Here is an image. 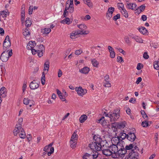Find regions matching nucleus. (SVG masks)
<instances>
[{"mask_svg":"<svg viewBox=\"0 0 159 159\" xmlns=\"http://www.w3.org/2000/svg\"><path fill=\"white\" fill-rule=\"evenodd\" d=\"M115 8L113 7H110L108 9L107 13L106 16L107 18L110 19L112 16V14L114 11Z\"/></svg>","mask_w":159,"mask_h":159,"instance_id":"nucleus-12","label":"nucleus"},{"mask_svg":"<svg viewBox=\"0 0 159 159\" xmlns=\"http://www.w3.org/2000/svg\"><path fill=\"white\" fill-rule=\"evenodd\" d=\"M84 2L87 4L89 7H92V3L90 2V0H84Z\"/></svg>","mask_w":159,"mask_h":159,"instance_id":"nucleus-52","label":"nucleus"},{"mask_svg":"<svg viewBox=\"0 0 159 159\" xmlns=\"http://www.w3.org/2000/svg\"><path fill=\"white\" fill-rule=\"evenodd\" d=\"M134 39L137 42L141 43H143L142 39L138 36H136Z\"/></svg>","mask_w":159,"mask_h":159,"instance_id":"nucleus-47","label":"nucleus"},{"mask_svg":"<svg viewBox=\"0 0 159 159\" xmlns=\"http://www.w3.org/2000/svg\"><path fill=\"white\" fill-rule=\"evenodd\" d=\"M154 68L156 70H159V61H156L154 62L153 64Z\"/></svg>","mask_w":159,"mask_h":159,"instance_id":"nucleus-43","label":"nucleus"},{"mask_svg":"<svg viewBox=\"0 0 159 159\" xmlns=\"http://www.w3.org/2000/svg\"><path fill=\"white\" fill-rule=\"evenodd\" d=\"M98 122L101 124L104 127H105L107 125V123L104 116H102L100 119L98 120Z\"/></svg>","mask_w":159,"mask_h":159,"instance_id":"nucleus-22","label":"nucleus"},{"mask_svg":"<svg viewBox=\"0 0 159 159\" xmlns=\"http://www.w3.org/2000/svg\"><path fill=\"white\" fill-rule=\"evenodd\" d=\"M123 61V58L119 56L117 57V61L119 62H121Z\"/></svg>","mask_w":159,"mask_h":159,"instance_id":"nucleus-64","label":"nucleus"},{"mask_svg":"<svg viewBox=\"0 0 159 159\" xmlns=\"http://www.w3.org/2000/svg\"><path fill=\"white\" fill-rule=\"evenodd\" d=\"M120 18V15L119 14H118L113 17V19L115 21L117 19Z\"/></svg>","mask_w":159,"mask_h":159,"instance_id":"nucleus-53","label":"nucleus"},{"mask_svg":"<svg viewBox=\"0 0 159 159\" xmlns=\"http://www.w3.org/2000/svg\"><path fill=\"white\" fill-rule=\"evenodd\" d=\"M120 139L118 137H115V138H113L111 140V142L112 144H116L117 145L119 143Z\"/></svg>","mask_w":159,"mask_h":159,"instance_id":"nucleus-32","label":"nucleus"},{"mask_svg":"<svg viewBox=\"0 0 159 159\" xmlns=\"http://www.w3.org/2000/svg\"><path fill=\"white\" fill-rule=\"evenodd\" d=\"M94 152H93V153H92V158L93 159H96L97 158L98 156V152L94 150Z\"/></svg>","mask_w":159,"mask_h":159,"instance_id":"nucleus-40","label":"nucleus"},{"mask_svg":"<svg viewBox=\"0 0 159 159\" xmlns=\"http://www.w3.org/2000/svg\"><path fill=\"white\" fill-rule=\"evenodd\" d=\"M90 70L89 68L87 67H84L80 70V72L84 74H87Z\"/></svg>","mask_w":159,"mask_h":159,"instance_id":"nucleus-25","label":"nucleus"},{"mask_svg":"<svg viewBox=\"0 0 159 159\" xmlns=\"http://www.w3.org/2000/svg\"><path fill=\"white\" fill-rule=\"evenodd\" d=\"M68 8H67V7H66L63 15L64 17H66L67 16L66 14L68 13V11H67V10H68Z\"/></svg>","mask_w":159,"mask_h":159,"instance_id":"nucleus-58","label":"nucleus"},{"mask_svg":"<svg viewBox=\"0 0 159 159\" xmlns=\"http://www.w3.org/2000/svg\"><path fill=\"white\" fill-rule=\"evenodd\" d=\"M78 27L80 29L78 30L81 33V34H87L89 33V30H85L86 28V26L84 24H81L78 25Z\"/></svg>","mask_w":159,"mask_h":159,"instance_id":"nucleus-6","label":"nucleus"},{"mask_svg":"<svg viewBox=\"0 0 159 159\" xmlns=\"http://www.w3.org/2000/svg\"><path fill=\"white\" fill-rule=\"evenodd\" d=\"M108 49L110 53V57L111 58H114L115 57V53L113 48L111 46H108Z\"/></svg>","mask_w":159,"mask_h":159,"instance_id":"nucleus-21","label":"nucleus"},{"mask_svg":"<svg viewBox=\"0 0 159 159\" xmlns=\"http://www.w3.org/2000/svg\"><path fill=\"white\" fill-rule=\"evenodd\" d=\"M121 12L123 16L126 18H128L129 15L128 12L125 9H122L121 11Z\"/></svg>","mask_w":159,"mask_h":159,"instance_id":"nucleus-37","label":"nucleus"},{"mask_svg":"<svg viewBox=\"0 0 159 159\" xmlns=\"http://www.w3.org/2000/svg\"><path fill=\"white\" fill-rule=\"evenodd\" d=\"M11 43L10 41L6 42L4 41L3 43V48L4 49H7L11 46Z\"/></svg>","mask_w":159,"mask_h":159,"instance_id":"nucleus-27","label":"nucleus"},{"mask_svg":"<svg viewBox=\"0 0 159 159\" xmlns=\"http://www.w3.org/2000/svg\"><path fill=\"white\" fill-rule=\"evenodd\" d=\"M120 112V110L117 109L114 110L113 112H110L108 114L104 112L103 115L108 117L111 121L112 122L116 120L119 118Z\"/></svg>","mask_w":159,"mask_h":159,"instance_id":"nucleus-2","label":"nucleus"},{"mask_svg":"<svg viewBox=\"0 0 159 159\" xmlns=\"http://www.w3.org/2000/svg\"><path fill=\"white\" fill-rule=\"evenodd\" d=\"M102 150V154L107 156H111L112 157V152H111L109 148L108 149L104 148Z\"/></svg>","mask_w":159,"mask_h":159,"instance_id":"nucleus-17","label":"nucleus"},{"mask_svg":"<svg viewBox=\"0 0 159 159\" xmlns=\"http://www.w3.org/2000/svg\"><path fill=\"white\" fill-rule=\"evenodd\" d=\"M76 141L72 142L70 141V146L72 148H74L76 147Z\"/></svg>","mask_w":159,"mask_h":159,"instance_id":"nucleus-51","label":"nucleus"},{"mask_svg":"<svg viewBox=\"0 0 159 159\" xmlns=\"http://www.w3.org/2000/svg\"><path fill=\"white\" fill-rule=\"evenodd\" d=\"M57 93L60 99L62 101H64L66 100L65 97H64L62 95V93L58 89H57Z\"/></svg>","mask_w":159,"mask_h":159,"instance_id":"nucleus-28","label":"nucleus"},{"mask_svg":"<svg viewBox=\"0 0 159 159\" xmlns=\"http://www.w3.org/2000/svg\"><path fill=\"white\" fill-rule=\"evenodd\" d=\"M33 6H30L29 9V15H31L32 14L33 10Z\"/></svg>","mask_w":159,"mask_h":159,"instance_id":"nucleus-56","label":"nucleus"},{"mask_svg":"<svg viewBox=\"0 0 159 159\" xmlns=\"http://www.w3.org/2000/svg\"><path fill=\"white\" fill-rule=\"evenodd\" d=\"M93 142L91 144H89V147L93 150V151L95 150L97 151H99L101 150L100 147H99V144L102 139L100 137H98L96 135L93 136Z\"/></svg>","mask_w":159,"mask_h":159,"instance_id":"nucleus-1","label":"nucleus"},{"mask_svg":"<svg viewBox=\"0 0 159 159\" xmlns=\"http://www.w3.org/2000/svg\"><path fill=\"white\" fill-rule=\"evenodd\" d=\"M29 29H28L27 28L25 29L24 31L23 32V34L24 35L26 36H28L30 34V32L29 30Z\"/></svg>","mask_w":159,"mask_h":159,"instance_id":"nucleus-41","label":"nucleus"},{"mask_svg":"<svg viewBox=\"0 0 159 159\" xmlns=\"http://www.w3.org/2000/svg\"><path fill=\"white\" fill-rule=\"evenodd\" d=\"M13 133L15 136L19 134L20 137L22 139H24L25 137V133L22 128L20 129H15L14 130Z\"/></svg>","mask_w":159,"mask_h":159,"instance_id":"nucleus-5","label":"nucleus"},{"mask_svg":"<svg viewBox=\"0 0 159 159\" xmlns=\"http://www.w3.org/2000/svg\"><path fill=\"white\" fill-rule=\"evenodd\" d=\"M141 113L143 116V118L144 119H145L146 118H147V120H148V119L149 118H148V116L145 113V112L144 110H141Z\"/></svg>","mask_w":159,"mask_h":159,"instance_id":"nucleus-46","label":"nucleus"},{"mask_svg":"<svg viewBox=\"0 0 159 159\" xmlns=\"http://www.w3.org/2000/svg\"><path fill=\"white\" fill-rule=\"evenodd\" d=\"M6 89L4 87H2L0 89V97L1 99V97L3 98H5L6 96Z\"/></svg>","mask_w":159,"mask_h":159,"instance_id":"nucleus-19","label":"nucleus"},{"mask_svg":"<svg viewBox=\"0 0 159 159\" xmlns=\"http://www.w3.org/2000/svg\"><path fill=\"white\" fill-rule=\"evenodd\" d=\"M124 131H123L122 132H121L120 133L119 136L117 137L118 138L122 140L125 139L126 138H127V134L124 133Z\"/></svg>","mask_w":159,"mask_h":159,"instance_id":"nucleus-26","label":"nucleus"},{"mask_svg":"<svg viewBox=\"0 0 159 159\" xmlns=\"http://www.w3.org/2000/svg\"><path fill=\"white\" fill-rule=\"evenodd\" d=\"M71 22L70 21V20L69 18L68 17L66 18L65 19H64L61 21V23H66L67 25H69L71 23Z\"/></svg>","mask_w":159,"mask_h":159,"instance_id":"nucleus-34","label":"nucleus"},{"mask_svg":"<svg viewBox=\"0 0 159 159\" xmlns=\"http://www.w3.org/2000/svg\"><path fill=\"white\" fill-rule=\"evenodd\" d=\"M134 145L133 144H130L129 145H126L125 148H123V150H122V155L126 154L127 150H130L133 148Z\"/></svg>","mask_w":159,"mask_h":159,"instance_id":"nucleus-11","label":"nucleus"},{"mask_svg":"<svg viewBox=\"0 0 159 159\" xmlns=\"http://www.w3.org/2000/svg\"><path fill=\"white\" fill-rule=\"evenodd\" d=\"M32 24L31 21L30 20L29 18H26V20L25 21V25L27 27H30Z\"/></svg>","mask_w":159,"mask_h":159,"instance_id":"nucleus-36","label":"nucleus"},{"mask_svg":"<svg viewBox=\"0 0 159 159\" xmlns=\"http://www.w3.org/2000/svg\"><path fill=\"white\" fill-rule=\"evenodd\" d=\"M82 52V51L81 50H77L75 52V54L77 55H79L81 54Z\"/></svg>","mask_w":159,"mask_h":159,"instance_id":"nucleus-61","label":"nucleus"},{"mask_svg":"<svg viewBox=\"0 0 159 159\" xmlns=\"http://www.w3.org/2000/svg\"><path fill=\"white\" fill-rule=\"evenodd\" d=\"M117 50L119 51V52L122 53L123 55H125V52L121 48H116Z\"/></svg>","mask_w":159,"mask_h":159,"instance_id":"nucleus-63","label":"nucleus"},{"mask_svg":"<svg viewBox=\"0 0 159 159\" xmlns=\"http://www.w3.org/2000/svg\"><path fill=\"white\" fill-rule=\"evenodd\" d=\"M118 7L119 9L120 8L121 9V10H122L123 9H125L124 8V5L122 3H118Z\"/></svg>","mask_w":159,"mask_h":159,"instance_id":"nucleus-54","label":"nucleus"},{"mask_svg":"<svg viewBox=\"0 0 159 159\" xmlns=\"http://www.w3.org/2000/svg\"><path fill=\"white\" fill-rule=\"evenodd\" d=\"M124 40L126 43L128 44H130L131 42L129 39V37L128 36H125L124 37Z\"/></svg>","mask_w":159,"mask_h":159,"instance_id":"nucleus-45","label":"nucleus"},{"mask_svg":"<svg viewBox=\"0 0 159 159\" xmlns=\"http://www.w3.org/2000/svg\"><path fill=\"white\" fill-rule=\"evenodd\" d=\"M142 125L143 127H146L148 126V122L146 120H144L142 123Z\"/></svg>","mask_w":159,"mask_h":159,"instance_id":"nucleus-50","label":"nucleus"},{"mask_svg":"<svg viewBox=\"0 0 159 159\" xmlns=\"http://www.w3.org/2000/svg\"><path fill=\"white\" fill-rule=\"evenodd\" d=\"M5 51L3 52L0 57L1 60L3 62H6L8 60L9 57H10L12 55V50Z\"/></svg>","mask_w":159,"mask_h":159,"instance_id":"nucleus-4","label":"nucleus"},{"mask_svg":"<svg viewBox=\"0 0 159 159\" xmlns=\"http://www.w3.org/2000/svg\"><path fill=\"white\" fill-rule=\"evenodd\" d=\"M36 43L34 41H30L27 44L26 48L29 50L33 49L36 45Z\"/></svg>","mask_w":159,"mask_h":159,"instance_id":"nucleus-18","label":"nucleus"},{"mask_svg":"<svg viewBox=\"0 0 159 159\" xmlns=\"http://www.w3.org/2000/svg\"><path fill=\"white\" fill-rule=\"evenodd\" d=\"M136 4L135 3H129L127 4V7L129 9L134 10L136 9Z\"/></svg>","mask_w":159,"mask_h":159,"instance_id":"nucleus-23","label":"nucleus"},{"mask_svg":"<svg viewBox=\"0 0 159 159\" xmlns=\"http://www.w3.org/2000/svg\"><path fill=\"white\" fill-rule=\"evenodd\" d=\"M27 88L26 85V83H25V82H24V83L23 84V87H22V90L23 92H24L25 91L26 88Z\"/></svg>","mask_w":159,"mask_h":159,"instance_id":"nucleus-60","label":"nucleus"},{"mask_svg":"<svg viewBox=\"0 0 159 159\" xmlns=\"http://www.w3.org/2000/svg\"><path fill=\"white\" fill-rule=\"evenodd\" d=\"M23 103L25 105L29 104L30 107H31L34 104V101L32 100H31L28 98H25L23 100Z\"/></svg>","mask_w":159,"mask_h":159,"instance_id":"nucleus-16","label":"nucleus"},{"mask_svg":"<svg viewBox=\"0 0 159 159\" xmlns=\"http://www.w3.org/2000/svg\"><path fill=\"white\" fill-rule=\"evenodd\" d=\"M142 67H143V66L142 64L141 63H139L137 67V69L138 70H140L141 68Z\"/></svg>","mask_w":159,"mask_h":159,"instance_id":"nucleus-59","label":"nucleus"},{"mask_svg":"<svg viewBox=\"0 0 159 159\" xmlns=\"http://www.w3.org/2000/svg\"><path fill=\"white\" fill-rule=\"evenodd\" d=\"M139 31L143 34H147L148 31L146 29L145 27L142 26L139 29Z\"/></svg>","mask_w":159,"mask_h":159,"instance_id":"nucleus-33","label":"nucleus"},{"mask_svg":"<svg viewBox=\"0 0 159 159\" xmlns=\"http://www.w3.org/2000/svg\"><path fill=\"white\" fill-rule=\"evenodd\" d=\"M108 148H109L111 152H112V157L113 158H116L117 157V156H120L122 155V153H119V150L117 145L116 144H112L109 146Z\"/></svg>","mask_w":159,"mask_h":159,"instance_id":"nucleus-3","label":"nucleus"},{"mask_svg":"<svg viewBox=\"0 0 159 159\" xmlns=\"http://www.w3.org/2000/svg\"><path fill=\"white\" fill-rule=\"evenodd\" d=\"M69 6L68 7L67 5L66 4V7H67L68 8V10L69 12L70 13H72L74 11V8L73 6H71L70 5H68Z\"/></svg>","mask_w":159,"mask_h":159,"instance_id":"nucleus-39","label":"nucleus"},{"mask_svg":"<svg viewBox=\"0 0 159 159\" xmlns=\"http://www.w3.org/2000/svg\"><path fill=\"white\" fill-rule=\"evenodd\" d=\"M125 144L124 141H122L121 139H120L119 143L118 144H117V146L118 148V149L119 150V153H122V151L123 150V148H124V145Z\"/></svg>","mask_w":159,"mask_h":159,"instance_id":"nucleus-14","label":"nucleus"},{"mask_svg":"<svg viewBox=\"0 0 159 159\" xmlns=\"http://www.w3.org/2000/svg\"><path fill=\"white\" fill-rule=\"evenodd\" d=\"M91 62L94 66L96 67H98V62L95 59L92 60Z\"/></svg>","mask_w":159,"mask_h":159,"instance_id":"nucleus-44","label":"nucleus"},{"mask_svg":"<svg viewBox=\"0 0 159 159\" xmlns=\"http://www.w3.org/2000/svg\"><path fill=\"white\" fill-rule=\"evenodd\" d=\"M87 157H92V153L91 154H89L87 153H85L83 156V159H89L86 158Z\"/></svg>","mask_w":159,"mask_h":159,"instance_id":"nucleus-49","label":"nucleus"},{"mask_svg":"<svg viewBox=\"0 0 159 159\" xmlns=\"http://www.w3.org/2000/svg\"><path fill=\"white\" fill-rule=\"evenodd\" d=\"M41 82L43 85H44L45 82V77L44 72H42V77L41 78Z\"/></svg>","mask_w":159,"mask_h":159,"instance_id":"nucleus-38","label":"nucleus"},{"mask_svg":"<svg viewBox=\"0 0 159 159\" xmlns=\"http://www.w3.org/2000/svg\"><path fill=\"white\" fill-rule=\"evenodd\" d=\"M139 157V153L137 151H134L132 149L131 152L128 154V157L130 159H137Z\"/></svg>","mask_w":159,"mask_h":159,"instance_id":"nucleus-8","label":"nucleus"},{"mask_svg":"<svg viewBox=\"0 0 159 159\" xmlns=\"http://www.w3.org/2000/svg\"><path fill=\"white\" fill-rule=\"evenodd\" d=\"M23 121V119L22 118H19L18 121V123L16 126L15 129H20V128H22V124Z\"/></svg>","mask_w":159,"mask_h":159,"instance_id":"nucleus-24","label":"nucleus"},{"mask_svg":"<svg viewBox=\"0 0 159 159\" xmlns=\"http://www.w3.org/2000/svg\"><path fill=\"white\" fill-rule=\"evenodd\" d=\"M75 90L77 94L80 96H82L84 95L87 93V90L85 89H83L81 87H76Z\"/></svg>","mask_w":159,"mask_h":159,"instance_id":"nucleus-9","label":"nucleus"},{"mask_svg":"<svg viewBox=\"0 0 159 159\" xmlns=\"http://www.w3.org/2000/svg\"><path fill=\"white\" fill-rule=\"evenodd\" d=\"M49 66V62L48 60H47L44 63V70L46 71L47 70L48 72Z\"/></svg>","mask_w":159,"mask_h":159,"instance_id":"nucleus-31","label":"nucleus"},{"mask_svg":"<svg viewBox=\"0 0 159 159\" xmlns=\"http://www.w3.org/2000/svg\"><path fill=\"white\" fill-rule=\"evenodd\" d=\"M9 12L8 11H2V16L3 18L6 17L7 15H9Z\"/></svg>","mask_w":159,"mask_h":159,"instance_id":"nucleus-42","label":"nucleus"},{"mask_svg":"<svg viewBox=\"0 0 159 159\" xmlns=\"http://www.w3.org/2000/svg\"><path fill=\"white\" fill-rule=\"evenodd\" d=\"M103 84V86L105 87H109L111 86L109 81H104Z\"/></svg>","mask_w":159,"mask_h":159,"instance_id":"nucleus-48","label":"nucleus"},{"mask_svg":"<svg viewBox=\"0 0 159 159\" xmlns=\"http://www.w3.org/2000/svg\"><path fill=\"white\" fill-rule=\"evenodd\" d=\"M51 31V29L50 28H45L41 29V33L43 34H48Z\"/></svg>","mask_w":159,"mask_h":159,"instance_id":"nucleus-29","label":"nucleus"},{"mask_svg":"<svg viewBox=\"0 0 159 159\" xmlns=\"http://www.w3.org/2000/svg\"><path fill=\"white\" fill-rule=\"evenodd\" d=\"M136 138V136L134 133L130 132L127 134V139L130 141L133 142L134 141Z\"/></svg>","mask_w":159,"mask_h":159,"instance_id":"nucleus-10","label":"nucleus"},{"mask_svg":"<svg viewBox=\"0 0 159 159\" xmlns=\"http://www.w3.org/2000/svg\"><path fill=\"white\" fill-rule=\"evenodd\" d=\"M87 116L85 115H83L81 116L79 118V121L80 123H83L87 119Z\"/></svg>","mask_w":159,"mask_h":159,"instance_id":"nucleus-30","label":"nucleus"},{"mask_svg":"<svg viewBox=\"0 0 159 159\" xmlns=\"http://www.w3.org/2000/svg\"><path fill=\"white\" fill-rule=\"evenodd\" d=\"M143 57L145 59H148L149 58V56L147 52H145L143 54Z\"/></svg>","mask_w":159,"mask_h":159,"instance_id":"nucleus-62","label":"nucleus"},{"mask_svg":"<svg viewBox=\"0 0 159 159\" xmlns=\"http://www.w3.org/2000/svg\"><path fill=\"white\" fill-rule=\"evenodd\" d=\"M125 122H115L112 123V126L116 129H121L125 127Z\"/></svg>","mask_w":159,"mask_h":159,"instance_id":"nucleus-7","label":"nucleus"},{"mask_svg":"<svg viewBox=\"0 0 159 159\" xmlns=\"http://www.w3.org/2000/svg\"><path fill=\"white\" fill-rule=\"evenodd\" d=\"M145 8V6L144 5H142L138 7L142 12L144 11Z\"/></svg>","mask_w":159,"mask_h":159,"instance_id":"nucleus-55","label":"nucleus"},{"mask_svg":"<svg viewBox=\"0 0 159 159\" xmlns=\"http://www.w3.org/2000/svg\"><path fill=\"white\" fill-rule=\"evenodd\" d=\"M39 85L35 80L31 82L30 84V87L31 89H35L39 88Z\"/></svg>","mask_w":159,"mask_h":159,"instance_id":"nucleus-15","label":"nucleus"},{"mask_svg":"<svg viewBox=\"0 0 159 159\" xmlns=\"http://www.w3.org/2000/svg\"><path fill=\"white\" fill-rule=\"evenodd\" d=\"M79 34H81V33L79 30H77L73 31L70 34V37L71 39H75L76 36Z\"/></svg>","mask_w":159,"mask_h":159,"instance_id":"nucleus-20","label":"nucleus"},{"mask_svg":"<svg viewBox=\"0 0 159 159\" xmlns=\"http://www.w3.org/2000/svg\"><path fill=\"white\" fill-rule=\"evenodd\" d=\"M99 147H100L101 150L108 148V144L106 140H102L99 144Z\"/></svg>","mask_w":159,"mask_h":159,"instance_id":"nucleus-13","label":"nucleus"},{"mask_svg":"<svg viewBox=\"0 0 159 159\" xmlns=\"http://www.w3.org/2000/svg\"><path fill=\"white\" fill-rule=\"evenodd\" d=\"M70 3V5L71 6H73V0H70V1L68 0L66 2V4L67 5Z\"/></svg>","mask_w":159,"mask_h":159,"instance_id":"nucleus-57","label":"nucleus"},{"mask_svg":"<svg viewBox=\"0 0 159 159\" xmlns=\"http://www.w3.org/2000/svg\"><path fill=\"white\" fill-rule=\"evenodd\" d=\"M38 51H43L44 50L45 48L44 46L42 44L37 45L36 48Z\"/></svg>","mask_w":159,"mask_h":159,"instance_id":"nucleus-35","label":"nucleus"}]
</instances>
